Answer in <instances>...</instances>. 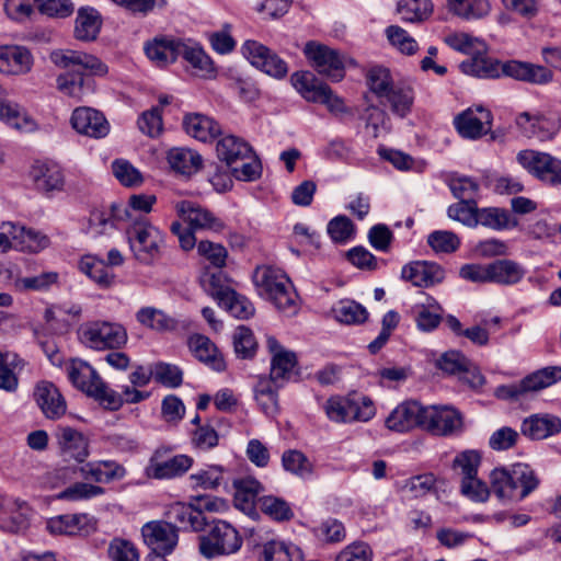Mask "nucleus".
Wrapping results in <instances>:
<instances>
[{
	"instance_id": "obj_1",
	"label": "nucleus",
	"mask_w": 561,
	"mask_h": 561,
	"mask_svg": "<svg viewBox=\"0 0 561 561\" xmlns=\"http://www.w3.org/2000/svg\"><path fill=\"white\" fill-rule=\"evenodd\" d=\"M491 490L503 502L522 501L539 485V479L527 463L495 468L490 473Z\"/></svg>"
},
{
	"instance_id": "obj_2",
	"label": "nucleus",
	"mask_w": 561,
	"mask_h": 561,
	"mask_svg": "<svg viewBox=\"0 0 561 561\" xmlns=\"http://www.w3.org/2000/svg\"><path fill=\"white\" fill-rule=\"evenodd\" d=\"M259 294L289 314L297 311V294L287 275L277 267L259 266L253 275Z\"/></svg>"
},
{
	"instance_id": "obj_3",
	"label": "nucleus",
	"mask_w": 561,
	"mask_h": 561,
	"mask_svg": "<svg viewBox=\"0 0 561 561\" xmlns=\"http://www.w3.org/2000/svg\"><path fill=\"white\" fill-rule=\"evenodd\" d=\"M198 536V551L206 559L236 553L242 547V537L228 522L208 520Z\"/></svg>"
},
{
	"instance_id": "obj_4",
	"label": "nucleus",
	"mask_w": 561,
	"mask_h": 561,
	"mask_svg": "<svg viewBox=\"0 0 561 561\" xmlns=\"http://www.w3.org/2000/svg\"><path fill=\"white\" fill-rule=\"evenodd\" d=\"M126 237L129 249L139 263L150 265L161 256L163 234L148 220H135L126 229Z\"/></svg>"
},
{
	"instance_id": "obj_5",
	"label": "nucleus",
	"mask_w": 561,
	"mask_h": 561,
	"mask_svg": "<svg viewBox=\"0 0 561 561\" xmlns=\"http://www.w3.org/2000/svg\"><path fill=\"white\" fill-rule=\"evenodd\" d=\"M323 409L327 416L337 423L367 422L376 413L373 401L358 393L331 397L325 401Z\"/></svg>"
},
{
	"instance_id": "obj_6",
	"label": "nucleus",
	"mask_w": 561,
	"mask_h": 561,
	"mask_svg": "<svg viewBox=\"0 0 561 561\" xmlns=\"http://www.w3.org/2000/svg\"><path fill=\"white\" fill-rule=\"evenodd\" d=\"M290 80L306 101L325 105L333 115L348 113L343 99L335 94L328 84L317 79L313 73L309 71L295 72Z\"/></svg>"
},
{
	"instance_id": "obj_7",
	"label": "nucleus",
	"mask_w": 561,
	"mask_h": 561,
	"mask_svg": "<svg viewBox=\"0 0 561 561\" xmlns=\"http://www.w3.org/2000/svg\"><path fill=\"white\" fill-rule=\"evenodd\" d=\"M559 380H561V367L548 366L528 375L518 383L497 387L494 393L502 400H519L526 393L548 388Z\"/></svg>"
},
{
	"instance_id": "obj_8",
	"label": "nucleus",
	"mask_w": 561,
	"mask_h": 561,
	"mask_svg": "<svg viewBox=\"0 0 561 561\" xmlns=\"http://www.w3.org/2000/svg\"><path fill=\"white\" fill-rule=\"evenodd\" d=\"M79 334L81 342L93 350L118 348L127 342L125 328L115 322H91Z\"/></svg>"
},
{
	"instance_id": "obj_9",
	"label": "nucleus",
	"mask_w": 561,
	"mask_h": 561,
	"mask_svg": "<svg viewBox=\"0 0 561 561\" xmlns=\"http://www.w3.org/2000/svg\"><path fill=\"white\" fill-rule=\"evenodd\" d=\"M304 53L320 75L332 81H340L344 78L346 58L336 49L317 42H308Z\"/></svg>"
},
{
	"instance_id": "obj_10",
	"label": "nucleus",
	"mask_w": 561,
	"mask_h": 561,
	"mask_svg": "<svg viewBox=\"0 0 561 561\" xmlns=\"http://www.w3.org/2000/svg\"><path fill=\"white\" fill-rule=\"evenodd\" d=\"M518 163L539 181L561 185V160L536 150H522L516 157Z\"/></svg>"
},
{
	"instance_id": "obj_11",
	"label": "nucleus",
	"mask_w": 561,
	"mask_h": 561,
	"mask_svg": "<svg viewBox=\"0 0 561 561\" xmlns=\"http://www.w3.org/2000/svg\"><path fill=\"white\" fill-rule=\"evenodd\" d=\"M170 447L157 448L146 467V474L149 478L163 480L172 479L184 474L193 463V459L186 455L171 456Z\"/></svg>"
},
{
	"instance_id": "obj_12",
	"label": "nucleus",
	"mask_w": 561,
	"mask_h": 561,
	"mask_svg": "<svg viewBox=\"0 0 561 561\" xmlns=\"http://www.w3.org/2000/svg\"><path fill=\"white\" fill-rule=\"evenodd\" d=\"M141 537L157 557H165L178 546L179 528L165 520H150L141 527Z\"/></svg>"
},
{
	"instance_id": "obj_13",
	"label": "nucleus",
	"mask_w": 561,
	"mask_h": 561,
	"mask_svg": "<svg viewBox=\"0 0 561 561\" xmlns=\"http://www.w3.org/2000/svg\"><path fill=\"white\" fill-rule=\"evenodd\" d=\"M422 428L436 436H450L461 431L462 416L450 405L424 407Z\"/></svg>"
},
{
	"instance_id": "obj_14",
	"label": "nucleus",
	"mask_w": 561,
	"mask_h": 561,
	"mask_svg": "<svg viewBox=\"0 0 561 561\" xmlns=\"http://www.w3.org/2000/svg\"><path fill=\"white\" fill-rule=\"evenodd\" d=\"M242 55L268 76L283 78L287 75V64L265 45L248 39L241 47Z\"/></svg>"
},
{
	"instance_id": "obj_15",
	"label": "nucleus",
	"mask_w": 561,
	"mask_h": 561,
	"mask_svg": "<svg viewBox=\"0 0 561 561\" xmlns=\"http://www.w3.org/2000/svg\"><path fill=\"white\" fill-rule=\"evenodd\" d=\"M60 456L68 460L83 462L90 455L89 439L77 428L58 425L54 433Z\"/></svg>"
},
{
	"instance_id": "obj_16",
	"label": "nucleus",
	"mask_w": 561,
	"mask_h": 561,
	"mask_svg": "<svg viewBox=\"0 0 561 561\" xmlns=\"http://www.w3.org/2000/svg\"><path fill=\"white\" fill-rule=\"evenodd\" d=\"M175 210L192 229L219 233L226 228L219 217L194 202L181 201L175 204Z\"/></svg>"
},
{
	"instance_id": "obj_17",
	"label": "nucleus",
	"mask_w": 561,
	"mask_h": 561,
	"mask_svg": "<svg viewBox=\"0 0 561 561\" xmlns=\"http://www.w3.org/2000/svg\"><path fill=\"white\" fill-rule=\"evenodd\" d=\"M504 76L534 85H548L554 81V72L546 65L522 60L504 62Z\"/></svg>"
},
{
	"instance_id": "obj_18",
	"label": "nucleus",
	"mask_w": 561,
	"mask_h": 561,
	"mask_svg": "<svg viewBox=\"0 0 561 561\" xmlns=\"http://www.w3.org/2000/svg\"><path fill=\"white\" fill-rule=\"evenodd\" d=\"M454 123L462 137L477 139L490 131L492 114L482 106L470 107L457 115Z\"/></svg>"
},
{
	"instance_id": "obj_19",
	"label": "nucleus",
	"mask_w": 561,
	"mask_h": 561,
	"mask_svg": "<svg viewBox=\"0 0 561 561\" xmlns=\"http://www.w3.org/2000/svg\"><path fill=\"white\" fill-rule=\"evenodd\" d=\"M96 520L85 513L65 514L51 517L46 523L47 530L53 535L87 536L94 531Z\"/></svg>"
},
{
	"instance_id": "obj_20",
	"label": "nucleus",
	"mask_w": 561,
	"mask_h": 561,
	"mask_svg": "<svg viewBox=\"0 0 561 561\" xmlns=\"http://www.w3.org/2000/svg\"><path fill=\"white\" fill-rule=\"evenodd\" d=\"M70 122L73 129L79 134L92 138H103L110 131V124L105 116L92 107H77L72 112Z\"/></svg>"
},
{
	"instance_id": "obj_21",
	"label": "nucleus",
	"mask_w": 561,
	"mask_h": 561,
	"mask_svg": "<svg viewBox=\"0 0 561 561\" xmlns=\"http://www.w3.org/2000/svg\"><path fill=\"white\" fill-rule=\"evenodd\" d=\"M424 407L416 401H405L399 404L386 419L390 431L403 433L414 427L422 428Z\"/></svg>"
},
{
	"instance_id": "obj_22",
	"label": "nucleus",
	"mask_w": 561,
	"mask_h": 561,
	"mask_svg": "<svg viewBox=\"0 0 561 561\" xmlns=\"http://www.w3.org/2000/svg\"><path fill=\"white\" fill-rule=\"evenodd\" d=\"M50 59L58 67L80 66L95 76H105L108 70L107 66L98 57L73 49L55 50L51 53Z\"/></svg>"
},
{
	"instance_id": "obj_23",
	"label": "nucleus",
	"mask_w": 561,
	"mask_h": 561,
	"mask_svg": "<svg viewBox=\"0 0 561 561\" xmlns=\"http://www.w3.org/2000/svg\"><path fill=\"white\" fill-rule=\"evenodd\" d=\"M5 228H9L8 232L13 240V247L15 250L37 253L49 245V238L32 228L16 226L13 222H3L0 229L5 230Z\"/></svg>"
},
{
	"instance_id": "obj_24",
	"label": "nucleus",
	"mask_w": 561,
	"mask_h": 561,
	"mask_svg": "<svg viewBox=\"0 0 561 561\" xmlns=\"http://www.w3.org/2000/svg\"><path fill=\"white\" fill-rule=\"evenodd\" d=\"M33 56L31 51L16 45L0 46V73L22 76L31 71Z\"/></svg>"
},
{
	"instance_id": "obj_25",
	"label": "nucleus",
	"mask_w": 561,
	"mask_h": 561,
	"mask_svg": "<svg viewBox=\"0 0 561 561\" xmlns=\"http://www.w3.org/2000/svg\"><path fill=\"white\" fill-rule=\"evenodd\" d=\"M401 277L414 286L430 287L444 279V271L436 263L415 261L402 267Z\"/></svg>"
},
{
	"instance_id": "obj_26",
	"label": "nucleus",
	"mask_w": 561,
	"mask_h": 561,
	"mask_svg": "<svg viewBox=\"0 0 561 561\" xmlns=\"http://www.w3.org/2000/svg\"><path fill=\"white\" fill-rule=\"evenodd\" d=\"M34 398L43 414L49 420H58L67 411L64 397L51 382H39L35 388Z\"/></svg>"
},
{
	"instance_id": "obj_27",
	"label": "nucleus",
	"mask_w": 561,
	"mask_h": 561,
	"mask_svg": "<svg viewBox=\"0 0 561 561\" xmlns=\"http://www.w3.org/2000/svg\"><path fill=\"white\" fill-rule=\"evenodd\" d=\"M520 432L534 440L545 439L561 432V420L550 414H533L523 421Z\"/></svg>"
},
{
	"instance_id": "obj_28",
	"label": "nucleus",
	"mask_w": 561,
	"mask_h": 561,
	"mask_svg": "<svg viewBox=\"0 0 561 561\" xmlns=\"http://www.w3.org/2000/svg\"><path fill=\"white\" fill-rule=\"evenodd\" d=\"M181 45V39L167 36L154 37L145 45V53L157 66L163 67L178 59Z\"/></svg>"
},
{
	"instance_id": "obj_29",
	"label": "nucleus",
	"mask_w": 561,
	"mask_h": 561,
	"mask_svg": "<svg viewBox=\"0 0 561 561\" xmlns=\"http://www.w3.org/2000/svg\"><path fill=\"white\" fill-rule=\"evenodd\" d=\"M81 476L96 483H110L122 480L126 476V469L114 460L90 461L80 467Z\"/></svg>"
},
{
	"instance_id": "obj_30",
	"label": "nucleus",
	"mask_w": 561,
	"mask_h": 561,
	"mask_svg": "<svg viewBox=\"0 0 561 561\" xmlns=\"http://www.w3.org/2000/svg\"><path fill=\"white\" fill-rule=\"evenodd\" d=\"M234 506L247 515L255 514V504L259 494L263 491L262 484L252 477H245L233 481Z\"/></svg>"
},
{
	"instance_id": "obj_31",
	"label": "nucleus",
	"mask_w": 561,
	"mask_h": 561,
	"mask_svg": "<svg viewBox=\"0 0 561 561\" xmlns=\"http://www.w3.org/2000/svg\"><path fill=\"white\" fill-rule=\"evenodd\" d=\"M57 89L64 95L82 101L94 91V81L81 72H65L57 77Z\"/></svg>"
},
{
	"instance_id": "obj_32",
	"label": "nucleus",
	"mask_w": 561,
	"mask_h": 561,
	"mask_svg": "<svg viewBox=\"0 0 561 561\" xmlns=\"http://www.w3.org/2000/svg\"><path fill=\"white\" fill-rule=\"evenodd\" d=\"M125 216L129 217L128 210L116 204L108 210L95 209L90 214L88 232L94 236L108 233L115 229L116 221L124 220Z\"/></svg>"
},
{
	"instance_id": "obj_33",
	"label": "nucleus",
	"mask_w": 561,
	"mask_h": 561,
	"mask_svg": "<svg viewBox=\"0 0 561 561\" xmlns=\"http://www.w3.org/2000/svg\"><path fill=\"white\" fill-rule=\"evenodd\" d=\"M31 176L38 191L49 193L64 187V174L57 164L36 162L32 167Z\"/></svg>"
},
{
	"instance_id": "obj_34",
	"label": "nucleus",
	"mask_w": 561,
	"mask_h": 561,
	"mask_svg": "<svg viewBox=\"0 0 561 561\" xmlns=\"http://www.w3.org/2000/svg\"><path fill=\"white\" fill-rule=\"evenodd\" d=\"M459 67L463 73L482 79H496L504 76V62L480 54L462 61Z\"/></svg>"
},
{
	"instance_id": "obj_35",
	"label": "nucleus",
	"mask_w": 561,
	"mask_h": 561,
	"mask_svg": "<svg viewBox=\"0 0 561 561\" xmlns=\"http://www.w3.org/2000/svg\"><path fill=\"white\" fill-rule=\"evenodd\" d=\"M68 378L72 385L90 396L96 392V383L101 377L92 366L81 359H72L66 367Z\"/></svg>"
},
{
	"instance_id": "obj_36",
	"label": "nucleus",
	"mask_w": 561,
	"mask_h": 561,
	"mask_svg": "<svg viewBox=\"0 0 561 561\" xmlns=\"http://www.w3.org/2000/svg\"><path fill=\"white\" fill-rule=\"evenodd\" d=\"M101 26L102 18L95 9L80 8L75 20V37L81 42H92L98 37Z\"/></svg>"
},
{
	"instance_id": "obj_37",
	"label": "nucleus",
	"mask_w": 561,
	"mask_h": 561,
	"mask_svg": "<svg viewBox=\"0 0 561 561\" xmlns=\"http://www.w3.org/2000/svg\"><path fill=\"white\" fill-rule=\"evenodd\" d=\"M185 131L199 141H210L220 134V127L213 118L203 114H187L183 119Z\"/></svg>"
},
{
	"instance_id": "obj_38",
	"label": "nucleus",
	"mask_w": 561,
	"mask_h": 561,
	"mask_svg": "<svg viewBox=\"0 0 561 561\" xmlns=\"http://www.w3.org/2000/svg\"><path fill=\"white\" fill-rule=\"evenodd\" d=\"M252 147L243 139L227 135L222 137L216 146V152L219 160L224 161L229 168L238 164L239 160L248 158L251 153Z\"/></svg>"
},
{
	"instance_id": "obj_39",
	"label": "nucleus",
	"mask_w": 561,
	"mask_h": 561,
	"mask_svg": "<svg viewBox=\"0 0 561 561\" xmlns=\"http://www.w3.org/2000/svg\"><path fill=\"white\" fill-rule=\"evenodd\" d=\"M188 345L194 356L208 365L215 370L221 371L225 369V360L218 353L216 345L205 335H193L188 340Z\"/></svg>"
},
{
	"instance_id": "obj_40",
	"label": "nucleus",
	"mask_w": 561,
	"mask_h": 561,
	"mask_svg": "<svg viewBox=\"0 0 561 561\" xmlns=\"http://www.w3.org/2000/svg\"><path fill=\"white\" fill-rule=\"evenodd\" d=\"M490 283L511 286L522 280L525 270L512 260H497L489 264Z\"/></svg>"
},
{
	"instance_id": "obj_41",
	"label": "nucleus",
	"mask_w": 561,
	"mask_h": 561,
	"mask_svg": "<svg viewBox=\"0 0 561 561\" xmlns=\"http://www.w3.org/2000/svg\"><path fill=\"white\" fill-rule=\"evenodd\" d=\"M168 162L174 172L190 176L201 169L203 160L196 151L173 148L168 152Z\"/></svg>"
},
{
	"instance_id": "obj_42",
	"label": "nucleus",
	"mask_w": 561,
	"mask_h": 561,
	"mask_svg": "<svg viewBox=\"0 0 561 561\" xmlns=\"http://www.w3.org/2000/svg\"><path fill=\"white\" fill-rule=\"evenodd\" d=\"M279 387L282 386L266 377H260L254 388L255 400L263 413L268 416H273L278 412L277 389Z\"/></svg>"
},
{
	"instance_id": "obj_43",
	"label": "nucleus",
	"mask_w": 561,
	"mask_h": 561,
	"mask_svg": "<svg viewBox=\"0 0 561 561\" xmlns=\"http://www.w3.org/2000/svg\"><path fill=\"white\" fill-rule=\"evenodd\" d=\"M137 321L153 331L168 332L176 329V321L154 307H142L136 313Z\"/></svg>"
},
{
	"instance_id": "obj_44",
	"label": "nucleus",
	"mask_w": 561,
	"mask_h": 561,
	"mask_svg": "<svg viewBox=\"0 0 561 561\" xmlns=\"http://www.w3.org/2000/svg\"><path fill=\"white\" fill-rule=\"evenodd\" d=\"M262 561H302V553L295 545L272 540L263 547Z\"/></svg>"
},
{
	"instance_id": "obj_45",
	"label": "nucleus",
	"mask_w": 561,
	"mask_h": 561,
	"mask_svg": "<svg viewBox=\"0 0 561 561\" xmlns=\"http://www.w3.org/2000/svg\"><path fill=\"white\" fill-rule=\"evenodd\" d=\"M449 11L466 19H481L489 14L491 5L488 0H447Z\"/></svg>"
},
{
	"instance_id": "obj_46",
	"label": "nucleus",
	"mask_w": 561,
	"mask_h": 561,
	"mask_svg": "<svg viewBox=\"0 0 561 561\" xmlns=\"http://www.w3.org/2000/svg\"><path fill=\"white\" fill-rule=\"evenodd\" d=\"M477 225L488 227L493 230H504L511 226H516V221H511L510 213L504 208L484 207L478 208Z\"/></svg>"
},
{
	"instance_id": "obj_47",
	"label": "nucleus",
	"mask_w": 561,
	"mask_h": 561,
	"mask_svg": "<svg viewBox=\"0 0 561 561\" xmlns=\"http://www.w3.org/2000/svg\"><path fill=\"white\" fill-rule=\"evenodd\" d=\"M297 359L293 352L276 354L271 360V371L267 379L283 386L293 375Z\"/></svg>"
},
{
	"instance_id": "obj_48",
	"label": "nucleus",
	"mask_w": 561,
	"mask_h": 561,
	"mask_svg": "<svg viewBox=\"0 0 561 561\" xmlns=\"http://www.w3.org/2000/svg\"><path fill=\"white\" fill-rule=\"evenodd\" d=\"M22 360L15 354L2 353L0 351V389L7 392H14L19 386V378L15 369Z\"/></svg>"
},
{
	"instance_id": "obj_49",
	"label": "nucleus",
	"mask_w": 561,
	"mask_h": 561,
	"mask_svg": "<svg viewBox=\"0 0 561 561\" xmlns=\"http://www.w3.org/2000/svg\"><path fill=\"white\" fill-rule=\"evenodd\" d=\"M334 318L345 324H360L368 317L367 310L353 300H342L333 307Z\"/></svg>"
},
{
	"instance_id": "obj_50",
	"label": "nucleus",
	"mask_w": 561,
	"mask_h": 561,
	"mask_svg": "<svg viewBox=\"0 0 561 561\" xmlns=\"http://www.w3.org/2000/svg\"><path fill=\"white\" fill-rule=\"evenodd\" d=\"M0 121L16 129H26L32 122L25 111L15 102L0 99Z\"/></svg>"
},
{
	"instance_id": "obj_51",
	"label": "nucleus",
	"mask_w": 561,
	"mask_h": 561,
	"mask_svg": "<svg viewBox=\"0 0 561 561\" xmlns=\"http://www.w3.org/2000/svg\"><path fill=\"white\" fill-rule=\"evenodd\" d=\"M80 268L101 287L106 288L113 284L114 274L108 271L103 260L85 256L80 263Z\"/></svg>"
},
{
	"instance_id": "obj_52",
	"label": "nucleus",
	"mask_w": 561,
	"mask_h": 561,
	"mask_svg": "<svg viewBox=\"0 0 561 561\" xmlns=\"http://www.w3.org/2000/svg\"><path fill=\"white\" fill-rule=\"evenodd\" d=\"M397 11L407 22H421L430 16L433 5L431 0H401Z\"/></svg>"
},
{
	"instance_id": "obj_53",
	"label": "nucleus",
	"mask_w": 561,
	"mask_h": 561,
	"mask_svg": "<svg viewBox=\"0 0 561 561\" xmlns=\"http://www.w3.org/2000/svg\"><path fill=\"white\" fill-rule=\"evenodd\" d=\"M169 514L175 522L190 525L196 533L202 531L203 526L206 525V516L202 510H196L193 506L178 503L171 507Z\"/></svg>"
},
{
	"instance_id": "obj_54",
	"label": "nucleus",
	"mask_w": 561,
	"mask_h": 561,
	"mask_svg": "<svg viewBox=\"0 0 561 561\" xmlns=\"http://www.w3.org/2000/svg\"><path fill=\"white\" fill-rule=\"evenodd\" d=\"M414 101V91L411 85L398 82V87L392 91L391 96L386 102L391 111L400 117L407 116L412 108Z\"/></svg>"
},
{
	"instance_id": "obj_55",
	"label": "nucleus",
	"mask_w": 561,
	"mask_h": 561,
	"mask_svg": "<svg viewBox=\"0 0 561 561\" xmlns=\"http://www.w3.org/2000/svg\"><path fill=\"white\" fill-rule=\"evenodd\" d=\"M180 50V56H182L193 68L204 73L214 71L213 60L199 45L188 44L182 41Z\"/></svg>"
},
{
	"instance_id": "obj_56",
	"label": "nucleus",
	"mask_w": 561,
	"mask_h": 561,
	"mask_svg": "<svg viewBox=\"0 0 561 561\" xmlns=\"http://www.w3.org/2000/svg\"><path fill=\"white\" fill-rule=\"evenodd\" d=\"M448 186L453 195L459 201H469L473 203L479 194V183L466 175H453L448 180Z\"/></svg>"
},
{
	"instance_id": "obj_57",
	"label": "nucleus",
	"mask_w": 561,
	"mask_h": 561,
	"mask_svg": "<svg viewBox=\"0 0 561 561\" xmlns=\"http://www.w3.org/2000/svg\"><path fill=\"white\" fill-rule=\"evenodd\" d=\"M259 505L261 511L274 520H289L294 516L289 504L277 496L266 495L259 497Z\"/></svg>"
},
{
	"instance_id": "obj_58",
	"label": "nucleus",
	"mask_w": 561,
	"mask_h": 561,
	"mask_svg": "<svg viewBox=\"0 0 561 561\" xmlns=\"http://www.w3.org/2000/svg\"><path fill=\"white\" fill-rule=\"evenodd\" d=\"M231 174L239 181H255L262 174V164L253 149L248 158L239 160L238 164L229 167Z\"/></svg>"
},
{
	"instance_id": "obj_59",
	"label": "nucleus",
	"mask_w": 561,
	"mask_h": 561,
	"mask_svg": "<svg viewBox=\"0 0 561 561\" xmlns=\"http://www.w3.org/2000/svg\"><path fill=\"white\" fill-rule=\"evenodd\" d=\"M32 510L23 500V507L12 510L4 518L0 519V529L11 534H19L28 527Z\"/></svg>"
},
{
	"instance_id": "obj_60",
	"label": "nucleus",
	"mask_w": 561,
	"mask_h": 561,
	"mask_svg": "<svg viewBox=\"0 0 561 561\" xmlns=\"http://www.w3.org/2000/svg\"><path fill=\"white\" fill-rule=\"evenodd\" d=\"M481 456L476 450H465L458 454L453 461V469L461 476V480H468L478 476Z\"/></svg>"
},
{
	"instance_id": "obj_61",
	"label": "nucleus",
	"mask_w": 561,
	"mask_h": 561,
	"mask_svg": "<svg viewBox=\"0 0 561 561\" xmlns=\"http://www.w3.org/2000/svg\"><path fill=\"white\" fill-rule=\"evenodd\" d=\"M221 307H225L233 317L239 319H249L254 314L252 302L236 290L225 294Z\"/></svg>"
},
{
	"instance_id": "obj_62",
	"label": "nucleus",
	"mask_w": 561,
	"mask_h": 561,
	"mask_svg": "<svg viewBox=\"0 0 561 561\" xmlns=\"http://www.w3.org/2000/svg\"><path fill=\"white\" fill-rule=\"evenodd\" d=\"M256 341L252 331L239 325L233 333V347L238 357L247 359L254 356L256 351Z\"/></svg>"
},
{
	"instance_id": "obj_63",
	"label": "nucleus",
	"mask_w": 561,
	"mask_h": 561,
	"mask_svg": "<svg viewBox=\"0 0 561 561\" xmlns=\"http://www.w3.org/2000/svg\"><path fill=\"white\" fill-rule=\"evenodd\" d=\"M386 35L392 46L405 55H413L417 50L416 41L402 27L390 25L386 28Z\"/></svg>"
},
{
	"instance_id": "obj_64",
	"label": "nucleus",
	"mask_w": 561,
	"mask_h": 561,
	"mask_svg": "<svg viewBox=\"0 0 561 561\" xmlns=\"http://www.w3.org/2000/svg\"><path fill=\"white\" fill-rule=\"evenodd\" d=\"M111 561H138L139 553L135 545L123 538H114L107 549Z\"/></svg>"
}]
</instances>
